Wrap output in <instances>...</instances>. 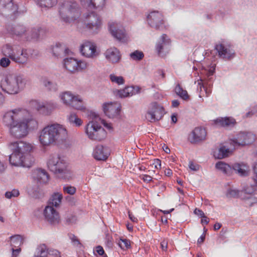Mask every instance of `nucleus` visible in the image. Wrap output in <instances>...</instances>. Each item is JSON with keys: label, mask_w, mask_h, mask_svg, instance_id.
<instances>
[{"label": "nucleus", "mask_w": 257, "mask_h": 257, "mask_svg": "<svg viewBox=\"0 0 257 257\" xmlns=\"http://www.w3.org/2000/svg\"><path fill=\"white\" fill-rule=\"evenodd\" d=\"M103 110L105 114L110 118H120V106L112 103H104Z\"/></svg>", "instance_id": "obj_19"}, {"label": "nucleus", "mask_w": 257, "mask_h": 257, "mask_svg": "<svg viewBox=\"0 0 257 257\" xmlns=\"http://www.w3.org/2000/svg\"><path fill=\"white\" fill-rule=\"evenodd\" d=\"M41 7L51 8L57 3V0H36Z\"/></svg>", "instance_id": "obj_40"}, {"label": "nucleus", "mask_w": 257, "mask_h": 257, "mask_svg": "<svg viewBox=\"0 0 257 257\" xmlns=\"http://www.w3.org/2000/svg\"><path fill=\"white\" fill-rule=\"evenodd\" d=\"M12 251H13V253H12V257H17V256L18 255V254L19 253L20 251H21V248H17V249H15L13 248Z\"/></svg>", "instance_id": "obj_63"}, {"label": "nucleus", "mask_w": 257, "mask_h": 257, "mask_svg": "<svg viewBox=\"0 0 257 257\" xmlns=\"http://www.w3.org/2000/svg\"><path fill=\"white\" fill-rule=\"evenodd\" d=\"M147 22L151 27L157 30L162 31L166 29L164 16L159 11H154L151 12L147 16Z\"/></svg>", "instance_id": "obj_10"}, {"label": "nucleus", "mask_w": 257, "mask_h": 257, "mask_svg": "<svg viewBox=\"0 0 257 257\" xmlns=\"http://www.w3.org/2000/svg\"><path fill=\"white\" fill-rule=\"evenodd\" d=\"M56 106H38V110L45 114H48L55 108Z\"/></svg>", "instance_id": "obj_45"}, {"label": "nucleus", "mask_w": 257, "mask_h": 257, "mask_svg": "<svg viewBox=\"0 0 257 257\" xmlns=\"http://www.w3.org/2000/svg\"><path fill=\"white\" fill-rule=\"evenodd\" d=\"M189 167L191 170L196 171L199 170V166L197 164H194L192 162L190 161Z\"/></svg>", "instance_id": "obj_58"}, {"label": "nucleus", "mask_w": 257, "mask_h": 257, "mask_svg": "<svg viewBox=\"0 0 257 257\" xmlns=\"http://www.w3.org/2000/svg\"><path fill=\"white\" fill-rule=\"evenodd\" d=\"M68 138L66 127L60 124L55 123L48 125L41 131L39 141L44 146L50 145H60L65 143Z\"/></svg>", "instance_id": "obj_2"}, {"label": "nucleus", "mask_w": 257, "mask_h": 257, "mask_svg": "<svg viewBox=\"0 0 257 257\" xmlns=\"http://www.w3.org/2000/svg\"><path fill=\"white\" fill-rule=\"evenodd\" d=\"M85 19L86 27L93 33H97L101 26V20L99 16L92 12L87 15Z\"/></svg>", "instance_id": "obj_14"}, {"label": "nucleus", "mask_w": 257, "mask_h": 257, "mask_svg": "<svg viewBox=\"0 0 257 257\" xmlns=\"http://www.w3.org/2000/svg\"><path fill=\"white\" fill-rule=\"evenodd\" d=\"M90 115L91 117H92L94 119H95L96 120L97 119H99V120H100L101 121V123L104 125V126L105 127H106L108 129L110 130V129L112 128V127H111V124L110 123H107V122H106V121L104 120L101 119L100 118H99V117L97 115V114H96L95 113H94V112H91Z\"/></svg>", "instance_id": "obj_52"}, {"label": "nucleus", "mask_w": 257, "mask_h": 257, "mask_svg": "<svg viewBox=\"0 0 257 257\" xmlns=\"http://www.w3.org/2000/svg\"><path fill=\"white\" fill-rule=\"evenodd\" d=\"M253 192V190L252 188L249 187H247L246 188H244L243 191H241V193H244L246 194L250 195Z\"/></svg>", "instance_id": "obj_62"}, {"label": "nucleus", "mask_w": 257, "mask_h": 257, "mask_svg": "<svg viewBox=\"0 0 257 257\" xmlns=\"http://www.w3.org/2000/svg\"><path fill=\"white\" fill-rule=\"evenodd\" d=\"M231 153L232 151L229 149L222 146L219 148L217 157L219 159H223L229 156Z\"/></svg>", "instance_id": "obj_38"}, {"label": "nucleus", "mask_w": 257, "mask_h": 257, "mask_svg": "<svg viewBox=\"0 0 257 257\" xmlns=\"http://www.w3.org/2000/svg\"><path fill=\"white\" fill-rule=\"evenodd\" d=\"M60 97L66 105L77 110H84L85 109L83 100L78 95H74L70 91H66L62 93Z\"/></svg>", "instance_id": "obj_8"}, {"label": "nucleus", "mask_w": 257, "mask_h": 257, "mask_svg": "<svg viewBox=\"0 0 257 257\" xmlns=\"http://www.w3.org/2000/svg\"><path fill=\"white\" fill-rule=\"evenodd\" d=\"M109 77L111 82H115L118 85L122 84L124 82V80L122 76H117L114 74H110Z\"/></svg>", "instance_id": "obj_48"}, {"label": "nucleus", "mask_w": 257, "mask_h": 257, "mask_svg": "<svg viewBox=\"0 0 257 257\" xmlns=\"http://www.w3.org/2000/svg\"><path fill=\"white\" fill-rule=\"evenodd\" d=\"M45 87L49 91H56L58 89L57 85L48 80H45L43 81Z\"/></svg>", "instance_id": "obj_41"}, {"label": "nucleus", "mask_w": 257, "mask_h": 257, "mask_svg": "<svg viewBox=\"0 0 257 257\" xmlns=\"http://www.w3.org/2000/svg\"><path fill=\"white\" fill-rule=\"evenodd\" d=\"M2 53L5 56L0 60V66L6 68L11 63V60L19 64L27 63L28 55L25 49H21L19 47L7 44L2 49Z\"/></svg>", "instance_id": "obj_3"}, {"label": "nucleus", "mask_w": 257, "mask_h": 257, "mask_svg": "<svg viewBox=\"0 0 257 257\" xmlns=\"http://www.w3.org/2000/svg\"><path fill=\"white\" fill-rule=\"evenodd\" d=\"M47 246L45 244H40L37 246L33 257H47Z\"/></svg>", "instance_id": "obj_35"}, {"label": "nucleus", "mask_w": 257, "mask_h": 257, "mask_svg": "<svg viewBox=\"0 0 257 257\" xmlns=\"http://www.w3.org/2000/svg\"><path fill=\"white\" fill-rule=\"evenodd\" d=\"M45 32V29L41 27L33 28L28 30L26 40L29 41L32 39L37 40L41 35Z\"/></svg>", "instance_id": "obj_27"}, {"label": "nucleus", "mask_w": 257, "mask_h": 257, "mask_svg": "<svg viewBox=\"0 0 257 257\" xmlns=\"http://www.w3.org/2000/svg\"><path fill=\"white\" fill-rule=\"evenodd\" d=\"M63 191L65 193H67L70 195H73L76 192V188L69 185H66L63 187Z\"/></svg>", "instance_id": "obj_47"}, {"label": "nucleus", "mask_w": 257, "mask_h": 257, "mask_svg": "<svg viewBox=\"0 0 257 257\" xmlns=\"http://www.w3.org/2000/svg\"><path fill=\"white\" fill-rule=\"evenodd\" d=\"M109 31L112 36L119 41H122L125 38V30L119 24L114 22L108 24Z\"/></svg>", "instance_id": "obj_18"}, {"label": "nucleus", "mask_w": 257, "mask_h": 257, "mask_svg": "<svg viewBox=\"0 0 257 257\" xmlns=\"http://www.w3.org/2000/svg\"><path fill=\"white\" fill-rule=\"evenodd\" d=\"M153 165L155 166V168L157 169H160L161 168V162L159 159H155Z\"/></svg>", "instance_id": "obj_60"}, {"label": "nucleus", "mask_w": 257, "mask_h": 257, "mask_svg": "<svg viewBox=\"0 0 257 257\" xmlns=\"http://www.w3.org/2000/svg\"><path fill=\"white\" fill-rule=\"evenodd\" d=\"M19 191L17 189H13L12 191H7L5 193V197L7 198L11 199L12 197H16L19 195Z\"/></svg>", "instance_id": "obj_53"}, {"label": "nucleus", "mask_w": 257, "mask_h": 257, "mask_svg": "<svg viewBox=\"0 0 257 257\" xmlns=\"http://www.w3.org/2000/svg\"><path fill=\"white\" fill-rule=\"evenodd\" d=\"M11 241V245L16 247V245H20L22 241V238L20 235H12L10 237Z\"/></svg>", "instance_id": "obj_44"}, {"label": "nucleus", "mask_w": 257, "mask_h": 257, "mask_svg": "<svg viewBox=\"0 0 257 257\" xmlns=\"http://www.w3.org/2000/svg\"><path fill=\"white\" fill-rule=\"evenodd\" d=\"M44 214L46 220L51 224L55 225L60 222V216L58 212L51 205L45 207Z\"/></svg>", "instance_id": "obj_20"}, {"label": "nucleus", "mask_w": 257, "mask_h": 257, "mask_svg": "<svg viewBox=\"0 0 257 257\" xmlns=\"http://www.w3.org/2000/svg\"><path fill=\"white\" fill-rule=\"evenodd\" d=\"M76 220V217L74 215H70L66 218V223L68 225L72 224L75 223Z\"/></svg>", "instance_id": "obj_55"}, {"label": "nucleus", "mask_w": 257, "mask_h": 257, "mask_svg": "<svg viewBox=\"0 0 257 257\" xmlns=\"http://www.w3.org/2000/svg\"><path fill=\"white\" fill-rule=\"evenodd\" d=\"M216 169L221 171L223 173L228 175H230L232 173V167L229 165L223 162H218L216 165Z\"/></svg>", "instance_id": "obj_32"}, {"label": "nucleus", "mask_w": 257, "mask_h": 257, "mask_svg": "<svg viewBox=\"0 0 257 257\" xmlns=\"http://www.w3.org/2000/svg\"><path fill=\"white\" fill-rule=\"evenodd\" d=\"M64 65L67 70L72 73L81 71L86 67L84 62L77 61L73 58L64 59Z\"/></svg>", "instance_id": "obj_16"}, {"label": "nucleus", "mask_w": 257, "mask_h": 257, "mask_svg": "<svg viewBox=\"0 0 257 257\" xmlns=\"http://www.w3.org/2000/svg\"><path fill=\"white\" fill-rule=\"evenodd\" d=\"M28 29L23 25H17L13 27L11 30V33L18 37H23L26 40Z\"/></svg>", "instance_id": "obj_29"}, {"label": "nucleus", "mask_w": 257, "mask_h": 257, "mask_svg": "<svg viewBox=\"0 0 257 257\" xmlns=\"http://www.w3.org/2000/svg\"><path fill=\"white\" fill-rule=\"evenodd\" d=\"M194 213L195 214H196L198 216H200L201 218L205 217V214H204L203 211L199 209L196 208L194 211Z\"/></svg>", "instance_id": "obj_59"}, {"label": "nucleus", "mask_w": 257, "mask_h": 257, "mask_svg": "<svg viewBox=\"0 0 257 257\" xmlns=\"http://www.w3.org/2000/svg\"><path fill=\"white\" fill-rule=\"evenodd\" d=\"M104 54L106 60L111 63H118L121 58L119 50L115 47L107 49Z\"/></svg>", "instance_id": "obj_25"}, {"label": "nucleus", "mask_w": 257, "mask_h": 257, "mask_svg": "<svg viewBox=\"0 0 257 257\" xmlns=\"http://www.w3.org/2000/svg\"><path fill=\"white\" fill-rule=\"evenodd\" d=\"M25 123L27 124V130L28 132L29 130H34L37 128L38 122L36 120L33 118L22 119Z\"/></svg>", "instance_id": "obj_39"}, {"label": "nucleus", "mask_w": 257, "mask_h": 257, "mask_svg": "<svg viewBox=\"0 0 257 257\" xmlns=\"http://www.w3.org/2000/svg\"><path fill=\"white\" fill-rule=\"evenodd\" d=\"M163 106L154 102L150 104L147 113L146 118L150 122H155L161 119L165 114Z\"/></svg>", "instance_id": "obj_11"}, {"label": "nucleus", "mask_w": 257, "mask_h": 257, "mask_svg": "<svg viewBox=\"0 0 257 257\" xmlns=\"http://www.w3.org/2000/svg\"><path fill=\"white\" fill-rule=\"evenodd\" d=\"M255 139V135L251 132H240L231 140L234 146H244L252 143Z\"/></svg>", "instance_id": "obj_13"}, {"label": "nucleus", "mask_w": 257, "mask_h": 257, "mask_svg": "<svg viewBox=\"0 0 257 257\" xmlns=\"http://www.w3.org/2000/svg\"><path fill=\"white\" fill-rule=\"evenodd\" d=\"M9 129L11 135L16 139L24 138L28 134L27 124L22 119Z\"/></svg>", "instance_id": "obj_15"}, {"label": "nucleus", "mask_w": 257, "mask_h": 257, "mask_svg": "<svg viewBox=\"0 0 257 257\" xmlns=\"http://www.w3.org/2000/svg\"><path fill=\"white\" fill-rule=\"evenodd\" d=\"M67 119L69 123L75 126H80L82 125V120L79 118L74 112H71L69 115H68Z\"/></svg>", "instance_id": "obj_34"}, {"label": "nucleus", "mask_w": 257, "mask_h": 257, "mask_svg": "<svg viewBox=\"0 0 257 257\" xmlns=\"http://www.w3.org/2000/svg\"><path fill=\"white\" fill-rule=\"evenodd\" d=\"M59 13L61 20L65 23H70L80 16L79 8L75 2L65 1L59 3Z\"/></svg>", "instance_id": "obj_6"}, {"label": "nucleus", "mask_w": 257, "mask_h": 257, "mask_svg": "<svg viewBox=\"0 0 257 257\" xmlns=\"http://www.w3.org/2000/svg\"><path fill=\"white\" fill-rule=\"evenodd\" d=\"M126 90L127 91V94L131 96L140 92L141 88L138 86H129L126 87Z\"/></svg>", "instance_id": "obj_42"}, {"label": "nucleus", "mask_w": 257, "mask_h": 257, "mask_svg": "<svg viewBox=\"0 0 257 257\" xmlns=\"http://www.w3.org/2000/svg\"><path fill=\"white\" fill-rule=\"evenodd\" d=\"M214 123L220 126H233L236 123V121L231 117H225L217 118L214 120Z\"/></svg>", "instance_id": "obj_30"}, {"label": "nucleus", "mask_w": 257, "mask_h": 257, "mask_svg": "<svg viewBox=\"0 0 257 257\" xmlns=\"http://www.w3.org/2000/svg\"><path fill=\"white\" fill-rule=\"evenodd\" d=\"M118 245L122 249H127L131 246L130 241L127 239H120Z\"/></svg>", "instance_id": "obj_51"}, {"label": "nucleus", "mask_w": 257, "mask_h": 257, "mask_svg": "<svg viewBox=\"0 0 257 257\" xmlns=\"http://www.w3.org/2000/svg\"><path fill=\"white\" fill-rule=\"evenodd\" d=\"M63 198V195L60 193H54L51 197L49 200V204L51 206L58 207L59 206Z\"/></svg>", "instance_id": "obj_33"}, {"label": "nucleus", "mask_w": 257, "mask_h": 257, "mask_svg": "<svg viewBox=\"0 0 257 257\" xmlns=\"http://www.w3.org/2000/svg\"><path fill=\"white\" fill-rule=\"evenodd\" d=\"M70 238L71 239L72 242L76 245H78L80 244V242L79 240V239L77 238V237L74 235L71 234L70 235Z\"/></svg>", "instance_id": "obj_57"}, {"label": "nucleus", "mask_w": 257, "mask_h": 257, "mask_svg": "<svg viewBox=\"0 0 257 257\" xmlns=\"http://www.w3.org/2000/svg\"><path fill=\"white\" fill-rule=\"evenodd\" d=\"M171 44V40L168 38L166 34H163L161 37L160 41L156 46V50L159 55L163 56L169 50Z\"/></svg>", "instance_id": "obj_22"}, {"label": "nucleus", "mask_w": 257, "mask_h": 257, "mask_svg": "<svg viewBox=\"0 0 257 257\" xmlns=\"http://www.w3.org/2000/svg\"><path fill=\"white\" fill-rule=\"evenodd\" d=\"M108 151L107 148L101 145L97 146L93 153V157L97 160H106L108 156Z\"/></svg>", "instance_id": "obj_26"}, {"label": "nucleus", "mask_w": 257, "mask_h": 257, "mask_svg": "<svg viewBox=\"0 0 257 257\" xmlns=\"http://www.w3.org/2000/svg\"><path fill=\"white\" fill-rule=\"evenodd\" d=\"M215 49L217 51L219 57L225 60H230L235 57V51L229 43L222 42L215 45Z\"/></svg>", "instance_id": "obj_12"}, {"label": "nucleus", "mask_w": 257, "mask_h": 257, "mask_svg": "<svg viewBox=\"0 0 257 257\" xmlns=\"http://www.w3.org/2000/svg\"><path fill=\"white\" fill-rule=\"evenodd\" d=\"M23 112L20 108L8 111L3 116V123L8 128L10 127L22 119Z\"/></svg>", "instance_id": "obj_9"}, {"label": "nucleus", "mask_w": 257, "mask_h": 257, "mask_svg": "<svg viewBox=\"0 0 257 257\" xmlns=\"http://www.w3.org/2000/svg\"><path fill=\"white\" fill-rule=\"evenodd\" d=\"M175 92L177 95L183 100H186L189 98L187 91L183 89L179 83L176 85L175 88Z\"/></svg>", "instance_id": "obj_36"}, {"label": "nucleus", "mask_w": 257, "mask_h": 257, "mask_svg": "<svg viewBox=\"0 0 257 257\" xmlns=\"http://www.w3.org/2000/svg\"><path fill=\"white\" fill-rule=\"evenodd\" d=\"M96 251L100 255H102L104 254V251L102 246L98 245L96 248Z\"/></svg>", "instance_id": "obj_61"}, {"label": "nucleus", "mask_w": 257, "mask_h": 257, "mask_svg": "<svg viewBox=\"0 0 257 257\" xmlns=\"http://www.w3.org/2000/svg\"><path fill=\"white\" fill-rule=\"evenodd\" d=\"M32 176L34 180L42 184L47 183L49 180V176L45 170L41 168L34 169L32 171Z\"/></svg>", "instance_id": "obj_24"}, {"label": "nucleus", "mask_w": 257, "mask_h": 257, "mask_svg": "<svg viewBox=\"0 0 257 257\" xmlns=\"http://www.w3.org/2000/svg\"><path fill=\"white\" fill-rule=\"evenodd\" d=\"M47 252L48 254L53 255L54 257H60V252L57 249L47 248Z\"/></svg>", "instance_id": "obj_54"}, {"label": "nucleus", "mask_w": 257, "mask_h": 257, "mask_svg": "<svg viewBox=\"0 0 257 257\" xmlns=\"http://www.w3.org/2000/svg\"><path fill=\"white\" fill-rule=\"evenodd\" d=\"M18 7L13 0H0V14L12 16L18 12Z\"/></svg>", "instance_id": "obj_17"}, {"label": "nucleus", "mask_w": 257, "mask_h": 257, "mask_svg": "<svg viewBox=\"0 0 257 257\" xmlns=\"http://www.w3.org/2000/svg\"><path fill=\"white\" fill-rule=\"evenodd\" d=\"M130 56L134 60L141 61L144 57V54L142 51L136 50L135 51L131 53L130 54Z\"/></svg>", "instance_id": "obj_43"}, {"label": "nucleus", "mask_w": 257, "mask_h": 257, "mask_svg": "<svg viewBox=\"0 0 257 257\" xmlns=\"http://www.w3.org/2000/svg\"><path fill=\"white\" fill-rule=\"evenodd\" d=\"M8 146L13 151L9 156V162L12 165L30 168L33 165L35 160L30 154L32 150L31 145L20 141L11 143Z\"/></svg>", "instance_id": "obj_1"}, {"label": "nucleus", "mask_w": 257, "mask_h": 257, "mask_svg": "<svg viewBox=\"0 0 257 257\" xmlns=\"http://www.w3.org/2000/svg\"><path fill=\"white\" fill-rule=\"evenodd\" d=\"M253 175L252 176L253 180L254 181L255 185L257 186V163L253 166Z\"/></svg>", "instance_id": "obj_56"}, {"label": "nucleus", "mask_w": 257, "mask_h": 257, "mask_svg": "<svg viewBox=\"0 0 257 257\" xmlns=\"http://www.w3.org/2000/svg\"><path fill=\"white\" fill-rule=\"evenodd\" d=\"M85 132L88 138L92 140L101 141L106 137V131L98 124L95 119L89 122L86 126Z\"/></svg>", "instance_id": "obj_7"}, {"label": "nucleus", "mask_w": 257, "mask_h": 257, "mask_svg": "<svg viewBox=\"0 0 257 257\" xmlns=\"http://www.w3.org/2000/svg\"><path fill=\"white\" fill-rule=\"evenodd\" d=\"M29 193L35 198H39L41 196V191L38 186H35L31 190H29Z\"/></svg>", "instance_id": "obj_49"}, {"label": "nucleus", "mask_w": 257, "mask_h": 257, "mask_svg": "<svg viewBox=\"0 0 257 257\" xmlns=\"http://www.w3.org/2000/svg\"><path fill=\"white\" fill-rule=\"evenodd\" d=\"M127 91L126 90V87L123 89L115 90L114 91V93L116 96L120 98H123L130 97L129 94L127 93Z\"/></svg>", "instance_id": "obj_50"}, {"label": "nucleus", "mask_w": 257, "mask_h": 257, "mask_svg": "<svg viewBox=\"0 0 257 257\" xmlns=\"http://www.w3.org/2000/svg\"><path fill=\"white\" fill-rule=\"evenodd\" d=\"M241 191H239L236 189H228L226 193V196L227 198H237L239 195V193Z\"/></svg>", "instance_id": "obj_46"}, {"label": "nucleus", "mask_w": 257, "mask_h": 257, "mask_svg": "<svg viewBox=\"0 0 257 257\" xmlns=\"http://www.w3.org/2000/svg\"><path fill=\"white\" fill-rule=\"evenodd\" d=\"M88 10L95 9L100 10L105 4V0H86Z\"/></svg>", "instance_id": "obj_31"}, {"label": "nucleus", "mask_w": 257, "mask_h": 257, "mask_svg": "<svg viewBox=\"0 0 257 257\" xmlns=\"http://www.w3.org/2000/svg\"><path fill=\"white\" fill-rule=\"evenodd\" d=\"M6 168V165L0 160V174L4 173Z\"/></svg>", "instance_id": "obj_64"}, {"label": "nucleus", "mask_w": 257, "mask_h": 257, "mask_svg": "<svg viewBox=\"0 0 257 257\" xmlns=\"http://www.w3.org/2000/svg\"><path fill=\"white\" fill-rule=\"evenodd\" d=\"M80 52L82 55L86 57H93L96 55V46L90 41H86L81 46Z\"/></svg>", "instance_id": "obj_23"}, {"label": "nucleus", "mask_w": 257, "mask_h": 257, "mask_svg": "<svg viewBox=\"0 0 257 257\" xmlns=\"http://www.w3.org/2000/svg\"><path fill=\"white\" fill-rule=\"evenodd\" d=\"M206 132L202 127H195L189 134L188 140L192 144H196L206 139Z\"/></svg>", "instance_id": "obj_21"}, {"label": "nucleus", "mask_w": 257, "mask_h": 257, "mask_svg": "<svg viewBox=\"0 0 257 257\" xmlns=\"http://www.w3.org/2000/svg\"><path fill=\"white\" fill-rule=\"evenodd\" d=\"M47 166L50 171L59 178L69 179L71 177V174L67 169V163L58 155L50 156Z\"/></svg>", "instance_id": "obj_5"}, {"label": "nucleus", "mask_w": 257, "mask_h": 257, "mask_svg": "<svg viewBox=\"0 0 257 257\" xmlns=\"http://www.w3.org/2000/svg\"><path fill=\"white\" fill-rule=\"evenodd\" d=\"M232 171H234L240 176L245 177L248 175L249 169L248 166L243 163H236L232 166Z\"/></svg>", "instance_id": "obj_28"}, {"label": "nucleus", "mask_w": 257, "mask_h": 257, "mask_svg": "<svg viewBox=\"0 0 257 257\" xmlns=\"http://www.w3.org/2000/svg\"><path fill=\"white\" fill-rule=\"evenodd\" d=\"M27 81L24 75H10L1 81V87L4 91L10 94H16L25 87Z\"/></svg>", "instance_id": "obj_4"}, {"label": "nucleus", "mask_w": 257, "mask_h": 257, "mask_svg": "<svg viewBox=\"0 0 257 257\" xmlns=\"http://www.w3.org/2000/svg\"><path fill=\"white\" fill-rule=\"evenodd\" d=\"M62 46H63V45L61 44H57L56 45L55 48L53 49L54 55L55 56H58L60 55L61 52H64L65 54H68L69 52L68 48H65V47H63L61 48V47Z\"/></svg>", "instance_id": "obj_37"}]
</instances>
